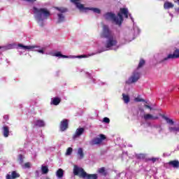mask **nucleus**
I'll use <instances>...</instances> for the list:
<instances>
[{
  "instance_id": "f257e3e1",
  "label": "nucleus",
  "mask_w": 179,
  "mask_h": 179,
  "mask_svg": "<svg viewBox=\"0 0 179 179\" xmlns=\"http://www.w3.org/2000/svg\"><path fill=\"white\" fill-rule=\"evenodd\" d=\"M122 15H124L126 19H128V8H120V13H117L118 17L115 16V14L113 13H106L104 14L103 17H105L106 20H111L113 23H115L117 26H121L122 22H124Z\"/></svg>"
},
{
  "instance_id": "f03ea898",
  "label": "nucleus",
  "mask_w": 179,
  "mask_h": 179,
  "mask_svg": "<svg viewBox=\"0 0 179 179\" xmlns=\"http://www.w3.org/2000/svg\"><path fill=\"white\" fill-rule=\"evenodd\" d=\"M102 27V32L100 34L101 38L108 40L107 45H115L117 44V40L114 38V35H113V32L110 30L108 25L103 24Z\"/></svg>"
},
{
  "instance_id": "7ed1b4c3",
  "label": "nucleus",
  "mask_w": 179,
  "mask_h": 179,
  "mask_svg": "<svg viewBox=\"0 0 179 179\" xmlns=\"http://www.w3.org/2000/svg\"><path fill=\"white\" fill-rule=\"evenodd\" d=\"M73 174L74 176H79L80 178L84 179H97V174H89L85 171L83 168L78 167V166H74L73 168Z\"/></svg>"
},
{
  "instance_id": "20e7f679",
  "label": "nucleus",
  "mask_w": 179,
  "mask_h": 179,
  "mask_svg": "<svg viewBox=\"0 0 179 179\" xmlns=\"http://www.w3.org/2000/svg\"><path fill=\"white\" fill-rule=\"evenodd\" d=\"M34 14L35 15L40 27H44V19L45 18V8H38L34 7Z\"/></svg>"
},
{
  "instance_id": "39448f33",
  "label": "nucleus",
  "mask_w": 179,
  "mask_h": 179,
  "mask_svg": "<svg viewBox=\"0 0 179 179\" xmlns=\"http://www.w3.org/2000/svg\"><path fill=\"white\" fill-rule=\"evenodd\" d=\"M78 1H80V0H71V1L73 2V3H75V5L76 6V8H78L79 10H93L94 13H98V14L101 13V11L100 10V9L97 8L85 7V6L79 3Z\"/></svg>"
},
{
  "instance_id": "423d86ee",
  "label": "nucleus",
  "mask_w": 179,
  "mask_h": 179,
  "mask_svg": "<svg viewBox=\"0 0 179 179\" xmlns=\"http://www.w3.org/2000/svg\"><path fill=\"white\" fill-rule=\"evenodd\" d=\"M106 137L104 134H100L99 137L94 138L92 141V145H100L103 141H105Z\"/></svg>"
},
{
  "instance_id": "0eeeda50",
  "label": "nucleus",
  "mask_w": 179,
  "mask_h": 179,
  "mask_svg": "<svg viewBox=\"0 0 179 179\" xmlns=\"http://www.w3.org/2000/svg\"><path fill=\"white\" fill-rule=\"evenodd\" d=\"M140 77L141 75L139 73H134L133 76L127 81V83H135V82H137Z\"/></svg>"
},
{
  "instance_id": "6e6552de",
  "label": "nucleus",
  "mask_w": 179,
  "mask_h": 179,
  "mask_svg": "<svg viewBox=\"0 0 179 179\" xmlns=\"http://www.w3.org/2000/svg\"><path fill=\"white\" fill-rule=\"evenodd\" d=\"M20 178V174L16 171H13L10 174H7L6 176V179H16Z\"/></svg>"
},
{
  "instance_id": "1a4fd4ad",
  "label": "nucleus",
  "mask_w": 179,
  "mask_h": 179,
  "mask_svg": "<svg viewBox=\"0 0 179 179\" xmlns=\"http://www.w3.org/2000/svg\"><path fill=\"white\" fill-rule=\"evenodd\" d=\"M177 58H179V50H176L173 54L169 55L165 59H176Z\"/></svg>"
},
{
  "instance_id": "9d476101",
  "label": "nucleus",
  "mask_w": 179,
  "mask_h": 179,
  "mask_svg": "<svg viewBox=\"0 0 179 179\" xmlns=\"http://www.w3.org/2000/svg\"><path fill=\"white\" fill-rule=\"evenodd\" d=\"M43 174H45V166L44 165H42L41 170L35 171V177L38 178Z\"/></svg>"
},
{
  "instance_id": "9b49d317",
  "label": "nucleus",
  "mask_w": 179,
  "mask_h": 179,
  "mask_svg": "<svg viewBox=\"0 0 179 179\" xmlns=\"http://www.w3.org/2000/svg\"><path fill=\"white\" fill-rule=\"evenodd\" d=\"M60 129L61 131H65L68 129V120L64 119L61 122Z\"/></svg>"
},
{
  "instance_id": "f8f14e48",
  "label": "nucleus",
  "mask_w": 179,
  "mask_h": 179,
  "mask_svg": "<svg viewBox=\"0 0 179 179\" xmlns=\"http://www.w3.org/2000/svg\"><path fill=\"white\" fill-rule=\"evenodd\" d=\"M169 166L173 167V169H179V162L178 160H173L168 162Z\"/></svg>"
},
{
  "instance_id": "ddd939ff",
  "label": "nucleus",
  "mask_w": 179,
  "mask_h": 179,
  "mask_svg": "<svg viewBox=\"0 0 179 179\" xmlns=\"http://www.w3.org/2000/svg\"><path fill=\"white\" fill-rule=\"evenodd\" d=\"M144 120H145V121H148V120H159V117L153 116V115H150L148 113L144 115Z\"/></svg>"
},
{
  "instance_id": "4468645a",
  "label": "nucleus",
  "mask_w": 179,
  "mask_h": 179,
  "mask_svg": "<svg viewBox=\"0 0 179 179\" xmlns=\"http://www.w3.org/2000/svg\"><path fill=\"white\" fill-rule=\"evenodd\" d=\"M33 48H36V46H30V45H18L17 47V50H33Z\"/></svg>"
},
{
  "instance_id": "2eb2a0df",
  "label": "nucleus",
  "mask_w": 179,
  "mask_h": 179,
  "mask_svg": "<svg viewBox=\"0 0 179 179\" xmlns=\"http://www.w3.org/2000/svg\"><path fill=\"white\" fill-rule=\"evenodd\" d=\"M2 130H3V136H4V138H8V136H9V127L3 126L2 127Z\"/></svg>"
},
{
  "instance_id": "dca6fc26",
  "label": "nucleus",
  "mask_w": 179,
  "mask_h": 179,
  "mask_svg": "<svg viewBox=\"0 0 179 179\" xmlns=\"http://www.w3.org/2000/svg\"><path fill=\"white\" fill-rule=\"evenodd\" d=\"M61 103V98L56 96L52 99L51 104L53 106H58Z\"/></svg>"
},
{
  "instance_id": "f3484780",
  "label": "nucleus",
  "mask_w": 179,
  "mask_h": 179,
  "mask_svg": "<svg viewBox=\"0 0 179 179\" xmlns=\"http://www.w3.org/2000/svg\"><path fill=\"white\" fill-rule=\"evenodd\" d=\"M83 132H85V129L82 127L77 129L74 138H78V136H80V135H82Z\"/></svg>"
},
{
  "instance_id": "a211bd4d",
  "label": "nucleus",
  "mask_w": 179,
  "mask_h": 179,
  "mask_svg": "<svg viewBox=\"0 0 179 179\" xmlns=\"http://www.w3.org/2000/svg\"><path fill=\"white\" fill-rule=\"evenodd\" d=\"M174 8V4H173V3L169 2V1H166L164 3V9H171Z\"/></svg>"
},
{
  "instance_id": "6ab92c4d",
  "label": "nucleus",
  "mask_w": 179,
  "mask_h": 179,
  "mask_svg": "<svg viewBox=\"0 0 179 179\" xmlns=\"http://www.w3.org/2000/svg\"><path fill=\"white\" fill-rule=\"evenodd\" d=\"M56 176L58 178H62L64 177V170L59 169L56 172Z\"/></svg>"
},
{
  "instance_id": "aec40b11",
  "label": "nucleus",
  "mask_w": 179,
  "mask_h": 179,
  "mask_svg": "<svg viewBox=\"0 0 179 179\" xmlns=\"http://www.w3.org/2000/svg\"><path fill=\"white\" fill-rule=\"evenodd\" d=\"M57 16H58L57 23H62V22L65 21V16H64V14L59 13L57 14Z\"/></svg>"
},
{
  "instance_id": "412c9836",
  "label": "nucleus",
  "mask_w": 179,
  "mask_h": 179,
  "mask_svg": "<svg viewBox=\"0 0 179 179\" xmlns=\"http://www.w3.org/2000/svg\"><path fill=\"white\" fill-rule=\"evenodd\" d=\"M54 56L55 57H59L60 58H69L68 56L66 55H63L61 52H57L55 53H54Z\"/></svg>"
},
{
  "instance_id": "4be33fe9",
  "label": "nucleus",
  "mask_w": 179,
  "mask_h": 179,
  "mask_svg": "<svg viewBox=\"0 0 179 179\" xmlns=\"http://www.w3.org/2000/svg\"><path fill=\"white\" fill-rule=\"evenodd\" d=\"M78 155L79 159H83V149L79 148L78 150Z\"/></svg>"
},
{
  "instance_id": "5701e85b",
  "label": "nucleus",
  "mask_w": 179,
  "mask_h": 179,
  "mask_svg": "<svg viewBox=\"0 0 179 179\" xmlns=\"http://www.w3.org/2000/svg\"><path fill=\"white\" fill-rule=\"evenodd\" d=\"M98 173H99V174H103V176H107V172H106V168L104 167L100 168L98 170Z\"/></svg>"
},
{
  "instance_id": "b1692460",
  "label": "nucleus",
  "mask_w": 179,
  "mask_h": 179,
  "mask_svg": "<svg viewBox=\"0 0 179 179\" xmlns=\"http://www.w3.org/2000/svg\"><path fill=\"white\" fill-rule=\"evenodd\" d=\"M36 127H44V121L43 120H37L35 122Z\"/></svg>"
},
{
  "instance_id": "393cba45",
  "label": "nucleus",
  "mask_w": 179,
  "mask_h": 179,
  "mask_svg": "<svg viewBox=\"0 0 179 179\" xmlns=\"http://www.w3.org/2000/svg\"><path fill=\"white\" fill-rule=\"evenodd\" d=\"M164 119L166 121V122L168 124H170L171 125H173L174 124V121H173V120L167 117H164Z\"/></svg>"
},
{
  "instance_id": "a878e982",
  "label": "nucleus",
  "mask_w": 179,
  "mask_h": 179,
  "mask_svg": "<svg viewBox=\"0 0 179 179\" xmlns=\"http://www.w3.org/2000/svg\"><path fill=\"white\" fill-rule=\"evenodd\" d=\"M23 155H22L21 154L18 155V160H19V163L20 164H23V163H24V160L23 159Z\"/></svg>"
},
{
  "instance_id": "bb28decb",
  "label": "nucleus",
  "mask_w": 179,
  "mask_h": 179,
  "mask_svg": "<svg viewBox=\"0 0 179 179\" xmlns=\"http://www.w3.org/2000/svg\"><path fill=\"white\" fill-rule=\"evenodd\" d=\"M170 131H179V122L175 127H171Z\"/></svg>"
},
{
  "instance_id": "cd10ccee",
  "label": "nucleus",
  "mask_w": 179,
  "mask_h": 179,
  "mask_svg": "<svg viewBox=\"0 0 179 179\" xmlns=\"http://www.w3.org/2000/svg\"><path fill=\"white\" fill-rule=\"evenodd\" d=\"M122 96H123V100L124 103H129V96L124 94H123Z\"/></svg>"
},
{
  "instance_id": "c85d7f7f",
  "label": "nucleus",
  "mask_w": 179,
  "mask_h": 179,
  "mask_svg": "<svg viewBox=\"0 0 179 179\" xmlns=\"http://www.w3.org/2000/svg\"><path fill=\"white\" fill-rule=\"evenodd\" d=\"M92 55H94V54L79 55L77 58H89V57H92Z\"/></svg>"
},
{
  "instance_id": "c756f323",
  "label": "nucleus",
  "mask_w": 179,
  "mask_h": 179,
  "mask_svg": "<svg viewBox=\"0 0 179 179\" xmlns=\"http://www.w3.org/2000/svg\"><path fill=\"white\" fill-rule=\"evenodd\" d=\"M104 47V49L101 51H100L99 52H103V51H108V50H111V45H105L103 46Z\"/></svg>"
},
{
  "instance_id": "7c9ffc66",
  "label": "nucleus",
  "mask_w": 179,
  "mask_h": 179,
  "mask_svg": "<svg viewBox=\"0 0 179 179\" xmlns=\"http://www.w3.org/2000/svg\"><path fill=\"white\" fill-rule=\"evenodd\" d=\"M72 151H73L72 148H69L67 149V150H66V155L67 156H70V155H71V153H72Z\"/></svg>"
},
{
  "instance_id": "2f4dec72",
  "label": "nucleus",
  "mask_w": 179,
  "mask_h": 179,
  "mask_svg": "<svg viewBox=\"0 0 179 179\" xmlns=\"http://www.w3.org/2000/svg\"><path fill=\"white\" fill-rule=\"evenodd\" d=\"M31 166V164H30V162H26L24 164V169H30Z\"/></svg>"
},
{
  "instance_id": "473e14b6",
  "label": "nucleus",
  "mask_w": 179,
  "mask_h": 179,
  "mask_svg": "<svg viewBox=\"0 0 179 179\" xmlns=\"http://www.w3.org/2000/svg\"><path fill=\"white\" fill-rule=\"evenodd\" d=\"M148 160H150L152 163H156V162H159V158L152 157V158H149Z\"/></svg>"
},
{
  "instance_id": "72a5a7b5",
  "label": "nucleus",
  "mask_w": 179,
  "mask_h": 179,
  "mask_svg": "<svg viewBox=\"0 0 179 179\" xmlns=\"http://www.w3.org/2000/svg\"><path fill=\"white\" fill-rule=\"evenodd\" d=\"M145 65V60L141 59L138 64V68H142L143 66Z\"/></svg>"
},
{
  "instance_id": "f704fd0d",
  "label": "nucleus",
  "mask_w": 179,
  "mask_h": 179,
  "mask_svg": "<svg viewBox=\"0 0 179 179\" xmlns=\"http://www.w3.org/2000/svg\"><path fill=\"white\" fill-rule=\"evenodd\" d=\"M103 122H105V124H110V119L108 117H104Z\"/></svg>"
},
{
  "instance_id": "c9c22d12",
  "label": "nucleus",
  "mask_w": 179,
  "mask_h": 179,
  "mask_svg": "<svg viewBox=\"0 0 179 179\" xmlns=\"http://www.w3.org/2000/svg\"><path fill=\"white\" fill-rule=\"evenodd\" d=\"M134 101L139 102V101H145V99L139 97H136L134 99Z\"/></svg>"
},
{
  "instance_id": "e433bc0d",
  "label": "nucleus",
  "mask_w": 179,
  "mask_h": 179,
  "mask_svg": "<svg viewBox=\"0 0 179 179\" xmlns=\"http://www.w3.org/2000/svg\"><path fill=\"white\" fill-rule=\"evenodd\" d=\"M57 10H59V12H62V13H65V12H66V8H57Z\"/></svg>"
},
{
  "instance_id": "4c0bfd02",
  "label": "nucleus",
  "mask_w": 179,
  "mask_h": 179,
  "mask_svg": "<svg viewBox=\"0 0 179 179\" xmlns=\"http://www.w3.org/2000/svg\"><path fill=\"white\" fill-rule=\"evenodd\" d=\"M50 11H48V10H45V17L47 19V17H48L50 16Z\"/></svg>"
},
{
  "instance_id": "58836bf2",
  "label": "nucleus",
  "mask_w": 179,
  "mask_h": 179,
  "mask_svg": "<svg viewBox=\"0 0 179 179\" xmlns=\"http://www.w3.org/2000/svg\"><path fill=\"white\" fill-rule=\"evenodd\" d=\"M27 2H31V3H34V2H36V0H25Z\"/></svg>"
},
{
  "instance_id": "ea45409f",
  "label": "nucleus",
  "mask_w": 179,
  "mask_h": 179,
  "mask_svg": "<svg viewBox=\"0 0 179 179\" xmlns=\"http://www.w3.org/2000/svg\"><path fill=\"white\" fill-rule=\"evenodd\" d=\"M8 48H6V50H10V49H12L13 48V46L12 45H9V46H7Z\"/></svg>"
},
{
  "instance_id": "a19ab883",
  "label": "nucleus",
  "mask_w": 179,
  "mask_h": 179,
  "mask_svg": "<svg viewBox=\"0 0 179 179\" xmlns=\"http://www.w3.org/2000/svg\"><path fill=\"white\" fill-rule=\"evenodd\" d=\"M145 107H146V108H150V110H152V108H150L149 105H145Z\"/></svg>"
},
{
  "instance_id": "79ce46f5",
  "label": "nucleus",
  "mask_w": 179,
  "mask_h": 179,
  "mask_svg": "<svg viewBox=\"0 0 179 179\" xmlns=\"http://www.w3.org/2000/svg\"><path fill=\"white\" fill-rule=\"evenodd\" d=\"M178 6H179V0H178ZM177 12H179V7L177 8Z\"/></svg>"
},
{
  "instance_id": "37998d69",
  "label": "nucleus",
  "mask_w": 179,
  "mask_h": 179,
  "mask_svg": "<svg viewBox=\"0 0 179 179\" xmlns=\"http://www.w3.org/2000/svg\"><path fill=\"white\" fill-rule=\"evenodd\" d=\"M47 173H48V168L45 167V174H47Z\"/></svg>"
},
{
  "instance_id": "c03bdc74",
  "label": "nucleus",
  "mask_w": 179,
  "mask_h": 179,
  "mask_svg": "<svg viewBox=\"0 0 179 179\" xmlns=\"http://www.w3.org/2000/svg\"><path fill=\"white\" fill-rule=\"evenodd\" d=\"M39 52H44V50H39Z\"/></svg>"
},
{
  "instance_id": "a18cd8bd",
  "label": "nucleus",
  "mask_w": 179,
  "mask_h": 179,
  "mask_svg": "<svg viewBox=\"0 0 179 179\" xmlns=\"http://www.w3.org/2000/svg\"><path fill=\"white\" fill-rule=\"evenodd\" d=\"M3 118H8V116L7 115H4Z\"/></svg>"
},
{
  "instance_id": "49530a36",
  "label": "nucleus",
  "mask_w": 179,
  "mask_h": 179,
  "mask_svg": "<svg viewBox=\"0 0 179 179\" xmlns=\"http://www.w3.org/2000/svg\"><path fill=\"white\" fill-rule=\"evenodd\" d=\"M16 45V44H15V43L14 44H9V45Z\"/></svg>"
},
{
  "instance_id": "de8ad7c7",
  "label": "nucleus",
  "mask_w": 179,
  "mask_h": 179,
  "mask_svg": "<svg viewBox=\"0 0 179 179\" xmlns=\"http://www.w3.org/2000/svg\"><path fill=\"white\" fill-rule=\"evenodd\" d=\"M18 45H23L22 44L19 43Z\"/></svg>"
},
{
  "instance_id": "09e8293b",
  "label": "nucleus",
  "mask_w": 179,
  "mask_h": 179,
  "mask_svg": "<svg viewBox=\"0 0 179 179\" xmlns=\"http://www.w3.org/2000/svg\"><path fill=\"white\" fill-rule=\"evenodd\" d=\"M2 48V46H0V49Z\"/></svg>"
}]
</instances>
